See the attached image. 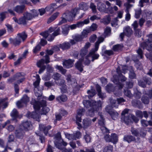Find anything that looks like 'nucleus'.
I'll return each mask as SVG.
<instances>
[{
    "instance_id": "nucleus-27",
    "label": "nucleus",
    "mask_w": 152,
    "mask_h": 152,
    "mask_svg": "<svg viewBox=\"0 0 152 152\" xmlns=\"http://www.w3.org/2000/svg\"><path fill=\"white\" fill-rule=\"evenodd\" d=\"M59 14V12H56L54 13L48 18L47 21V23H49L54 20L58 16Z\"/></svg>"
},
{
    "instance_id": "nucleus-51",
    "label": "nucleus",
    "mask_w": 152,
    "mask_h": 152,
    "mask_svg": "<svg viewBox=\"0 0 152 152\" xmlns=\"http://www.w3.org/2000/svg\"><path fill=\"white\" fill-rule=\"evenodd\" d=\"M98 25L96 23H93L90 26L89 29L90 32V31H94L96 30L98 27Z\"/></svg>"
},
{
    "instance_id": "nucleus-10",
    "label": "nucleus",
    "mask_w": 152,
    "mask_h": 152,
    "mask_svg": "<svg viewBox=\"0 0 152 152\" xmlns=\"http://www.w3.org/2000/svg\"><path fill=\"white\" fill-rule=\"evenodd\" d=\"M29 100V98L27 95H24L21 99L17 102L16 105L18 108H21L26 105Z\"/></svg>"
},
{
    "instance_id": "nucleus-38",
    "label": "nucleus",
    "mask_w": 152,
    "mask_h": 152,
    "mask_svg": "<svg viewBox=\"0 0 152 152\" xmlns=\"http://www.w3.org/2000/svg\"><path fill=\"white\" fill-rule=\"evenodd\" d=\"M106 89L108 92L110 93L114 91L115 87L112 84H109L107 85L106 86Z\"/></svg>"
},
{
    "instance_id": "nucleus-41",
    "label": "nucleus",
    "mask_w": 152,
    "mask_h": 152,
    "mask_svg": "<svg viewBox=\"0 0 152 152\" xmlns=\"http://www.w3.org/2000/svg\"><path fill=\"white\" fill-rule=\"evenodd\" d=\"M55 5L56 4H51L50 6L47 7L45 9V11L52 12L54 10L55 8H54V7Z\"/></svg>"
},
{
    "instance_id": "nucleus-29",
    "label": "nucleus",
    "mask_w": 152,
    "mask_h": 152,
    "mask_svg": "<svg viewBox=\"0 0 152 152\" xmlns=\"http://www.w3.org/2000/svg\"><path fill=\"white\" fill-rule=\"evenodd\" d=\"M79 7L80 10L81 9L84 11H86L88 9V6L86 3L82 2L79 4Z\"/></svg>"
},
{
    "instance_id": "nucleus-59",
    "label": "nucleus",
    "mask_w": 152,
    "mask_h": 152,
    "mask_svg": "<svg viewBox=\"0 0 152 152\" xmlns=\"http://www.w3.org/2000/svg\"><path fill=\"white\" fill-rule=\"evenodd\" d=\"M44 85L46 87L49 88L52 86H53L55 85L54 82L49 81L45 82L44 83Z\"/></svg>"
},
{
    "instance_id": "nucleus-4",
    "label": "nucleus",
    "mask_w": 152,
    "mask_h": 152,
    "mask_svg": "<svg viewBox=\"0 0 152 152\" xmlns=\"http://www.w3.org/2000/svg\"><path fill=\"white\" fill-rule=\"evenodd\" d=\"M84 106L86 108H88L90 107H94L96 110L101 109V106L102 102L100 101L96 102L94 100L90 101L88 100H84L83 102Z\"/></svg>"
},
{
    "instance_id": "nucleus-40",
    "label": "nucleus",
    "mask_w": 152,
    "mask_h": 152,
    "mask_svg": "<svg viewBox=\"0 0 152 152\" xmlns=\"http://www.w3.org/2000/svg\"><path fill=\"white\" fill-rule=\"evenodd\" d=\"M18 23L19 24L26 25L27 23L26 20L23 15L18 19Z\"/></svg>"
},
{
    "instance_id": "nucleus-60",
    "label": "nucleus",
    "mask_w": 152,
    "mask_h": 152,
    "mask_svg": "<svg viewBox=\"0 0 152 152\" xmlns=\"http://www.w3.org/2000/svg\"><path fill=\"white\" fill-rule=\"evenodd\" d=\"M143 112L140 110H137L135 112L136 115L138 117L142 118L143 117Z\"/></svg>"
},
{
    "instance_id": "nucleus-49",
    "label": "nucleus",
    "mask_w": 152,
    "mask_h": 152,
    "mask_svg": "<svg viewBox=\"0 0 152 152\" xmlns=\"http://www.w3.org/2000/svg\"><path fill=\"white\" fill-rule=\"evenodd\" d=\"M87 93L88 94V97L89 98L93 96L95 94V91L94 90L91 89L87 91Z\"/></svg>"
},
{
    "instance_id": "nucleus-37",
    "label": "nucleus",
    "mask_w": 152,
    "mask_h": 152,
    "mask_svg": "<svg viewBox=\"0 0 152 152\" xmlns=\"http://www.w3.org/2000/svg\"><path fill=\"white\" fill-rule=\"evenodd\" d=\"M105 4L102 2H99L97 4V9L100 12L104 11L105 8Z\"/></svg>"
},
{
    "instance_id": "nucleus-36",
    "label": "nucleus",
    "mask_w": 152,
    "mask_h": 152,
    "mask_svg": "<svg viewBox=\"0 0 152 152\" xmlns=\"http://www.w3.org/2000/svg\"><path fill=\"white\" fill-rule=\"evenodd\" d=\"M23 15L27 20H29L34 18L32 15L30 13L26 12L23 14Z\"/></svg>"
},
{
    "instance_id": "nucleus-45",
    "label": "nucleus",
    "mask_w": 152,
    "mask_h": 152,
    "mask_svg": "<svg viewBox=\"0 0 152 152\" xmlns=\"http://www.w3.org/2000/svg\"><path fill=\"white\" fill-rule=\"evenodd\" d=\"M132 103L133 106L138 107H140L141 104V102L140 100H133L132 101Z\"/></svg>"
},
{
    "instance_id": "nucleus-11",
    "label": "nucleus",
    "mask_w": 152,
    "mask_h": 152,
    "mask_svg": "<svg viewBox=\"0 0 152 152\" xmlns=\"http://www.w3.org/2000/svg\"><path fill=\"white\" fill-rule=\"evenodd\" d=\"M26 115L29 118H32L38 122L40 121V114L38 110H35L31 113L28 112Z\"/></svg>"
},
{
    "instance_id": "nucleus-22",
    "label": "nucleus",
    "mask_w": 152,
    "mask_h": 152,
    "mask_svg": "<svg viewBox=\"0 0 152 152\" xmlns=\"http://www.w3.org/2000/svg\"><path fill=\"white\" fill-rule=\"evenodd\" d=\"M51 128V126H46L44 125L40 124L39 126V129L40 131L43 132L44 133H47L48 132V131Z\"/></svg>"
},
{
    "instance_id": "nucleus-8",
    "label": "nucleus",
    "mask_w": 152,
    "mask_h": 152,
    "mask_svg": "<svg viewBox=\"0 0 152 152\" xmlns=\"http://www.w3.org/2000/svg\"><path fill=\"white\" fill-rule=\"evenodd\" d=\"M129 110L125 109L122 112L121 120L122 122H124L126 124H128L131 122V114H128Z\"/></svg>"
},
{
    "instance_id": "nucleus-23",
    "label": "nucleus",
    "mask_w": 152,
    "mask_h": 152,
    "mask_svg": "<svg viewBox=\"0 0 152 152\" xmlns=\"http://www.w3.org/2000/svg\"><path fill=\"white\" fill-rule=\"evenodd\" d=\"M91 120L88 118L84 119L83 121V125L84 128H87L91 125Z\"/></svg>"
},
{
    "instance_id": "nucleus-28",
    "label": "nucleus",
    "mask_w": 152,
    "mask_h": 152,
    "mask_svg": "<svg viewBox=\"0 0 152 152\" xmlns=\"http://www.w3.org/2000/svg\"><path fill=\"white\" fill-rule=\"evenodd\" d=\"M11 115L12 117V121L15 120L16 121H17L16 119L18 116V113L16 109H14L11 113Z\"/></svg>"
},
{
    "instance_id": "nucleus-18",
    "label": "nucleus",
    "mask_w": 152,
    "mask_h": 152,
    "mask_svg": "<svg viewBox=\"0 0 152 152\" xmlns=\"http://www.w3.org/2000/svg\"><path fill=\"white\" fill-rule=\"evenodd\" d=\"M62 16L64 17L68 21H72L74 18L70 12L68 10L66 11L62 15Z\"/></svg>"
},
{
    "instance_id": "nucleus-47",
    "label": "nucleus",
    "mask_w": 152,
    "mask_h": 152,
    "mask_svg": "<svg viewBox=\"0 0 152 152\" xmlns=\"http://www.w3.org/2000/svg\"><path fill=\"white\" fill-rule=\"evenodd\" d=\"M110 103L113 107L117 108L118 106V103H116V101L113 99L112 98H110Z\"/></svg>"
},
{
    "instance_id": "nucleus-63",
    "label": "nucleus",
    "mask_w": 152,
    "mask_h": 152,
    "mask_svg": "<svg viewBox=\"0 0 152 152\" xmlns=\"http://www.w3.org/2000/svg\"><path fill=\"white\" fill-rule=\"evenodd\" d=\"M31 13L33 17L34 18L37 16L39 15L38 12L35 10H32Z\"/></svg>"
},
{
    "instance_id": "nucleus-46",
    "label": "nucleus",
    "mask_w": 152,
    "mask_h": 152,
    "mask_svg": "<svg viewBox=\"0 0 152 152\" xmlns=\"http://www.w3.org/2000/svg\"><path fill=\"white\" fill-rule=\"evenodd\" d=\"M40 79L39 78V75H37V80L34 83V86L35 88H37L38 87L40 82Z\"/></svg>"
},
{
    "instance_id": "nucleus-14",
    "label": "nucleus",
    "mask_w": 152,
    "mask_h": 152,
    "mask_svg": "<svg viewBox=\"0 0 152 152\" xmlns=\"http://www.w3.org/2000/svg\"><path fill=\"white\" fill-rule=\"evenodd\" d=\"M136 138L135 137L130 135H125L123 137V140L125 142H126L129 143H130L132 142H136Z\"/></svg>"
},
{
    "instance_id": "nucleus-52",
    "label": "nucleus",
    "mask_w": 152,
    "mask_h": 152,
    "mask_svg": "<svg viewBox=\"0 0 152 152\" xmlns=\"http://www.w3.org/2000/svg\"><path fill=\"white\" fill-rule=\"evenodd\" d=\"M73 39L75 41L77 42L81 41H82L83 39L80 34L75 35Z\"/></svg>"
},
{
    "instance_id": "nucleus-62",
    "label": "nucleus",
    "mask_w": 152,
    "mask_h": 152,
    "mask_svg": "<svg viewBox=\"0 0 152 152\" xmlns=\"http://www.w3.org/2000/svg\"><path fill=\"white\" fill-rule=\"evenodd\" d=\"M90 7L92 9L93 12L95 13L96 12V6L94 5V3H91L90 4Z\"/></svg>"
},
{
    "instance_id": "nucleus-34",
    "label": "nucleus",
    "mask_w": 152,
    "mask_h": 152,
    "mask_svg": "<svg viewBox=\"0 0 152 152\" xmlns=\"http://www.w3.org/2000/svg\"><path fill=\"white\" fill-rule=\"evenodd\" d=\"M111 21L110 16L108 15L105 16L104 18L101 20V22L105 24H109Z\"/></svg>"
},
{
    "instance_id": "nucleus-53",
    "label": "nucleus",
    "mask_w": 152,
    "mask_h": 152,
    "mask_svg": "<svg viewBox=\"0 0 152 152\" xmlns=\"http://www.w3.org/2000/svg\"><path fill=\"white\" fill-rule=\"evenodd\" d=\"M40 34L43 37L45 38H47L48 37V39H50L51 38V35H50L49 33L48 32V31H45V32H43L42 33H40Z\"/></svg>"
},
{
    "instance_id": "nucleus-26",
    "label": "nucleus",
    "mask_w": 152,
    "mask_h": 152,
    "mask_svg": "<svg viewBox=\"0 0 152 152\" xmlns=\"http://www.w3.org/2000/svg\"><path fill=\"white\" fill-rule=\"evenodd\" d=\"M80 10L79 8L75 7L72 9L70 11L72 16L75 18L77 14L80 13Z\"/></svg>"
},
{
    "instance_id": "nucleus-12",
    "label": "nucleus",
    "mask_w": 152,
    "mask_h": 152,
    "mask_svg": "<svg viewBox=\"0 0 152 152\" xmlns=\"http://www.w3.org/2000/svg\"><path fill=\"white\" fill-rule=\"evenodd\" d=\"M98 49L97 48H95L94 49L92 50L87 56V57H91V61L92 62H93L95 60L98 59L99 56V54L96 53H95L98 50Z\"/></svg>"
},
{
    "instance_id": "nucleus-25",
    "label": "nucleus",
    "mask_w": 152,
    "mask_h": 152,
    "mask_svg": "<svg viewBox=\"0 0 152 152\" xmlns=\"http://www.w3.org/2000/svg\"><path fill=\"white\" fill-rule=\"evenodd\" d=\"M148 97L151 98L150 96L147 94H146L142 96L141 99V101L144 104H147L149 102Z\"/></svg>"
},
{
    "instance_id": "nucleus-48",
    "label": "nucleus",
    "mask_w": 152,
    "mask_h": 152,
    "mask_svg": "<svg viewBox=\"0 0 152 152\" xmlns=\"http://www.w3.org/2000/svg\"><path fill=\"white\" fill-rule=\"evenodd\" d=\"M90 32V30L88 29L84 30L80 34L84 39L87 37L88 34Z\"/></svg>"
},
{
    "instance_id": "nucleus-15",
    "label": "nucleus",
    "mask_w": 152,
    "mask_h": 152,
    "mask_svg": "<svg viewBox=\"0 0 152 152\" xmlns=\"http://www.w3.org/2000/svg\"><path fill=\"white\" fill-rule=\"evenodd\" d=\"M74 61V60L71 59L65 60L63 62V66L65 68H69L72 66Z\"/></svg>"
},
{
    "instance_id": "nucleus-42",
    "label": "nucleus",
    "mask_w": 152,
    "mask_h": 152,
    "mask_svg": "<svg viewBox=\"0 0 152 152\" xmlns=\"http://www.w3.org/2000/svg\"><path fill=\"white\" fill-rule=\"evenodd\" d=\"M104 40V38L101 37H99L97 41L95 43V48H97L98 49L99 44L101 42H103Z\"/></svg>"
},
{
    "instance_id": "nucleus-54",
    "label": "nucleus",
    "mask_w": 152,
    "mask_h": 152,
    "mask_svg": "<svg viewBox=\"0 0 152 152\" xmlns=\"http://www.w3.org/2000/svg\"><path fill=\"white\" fill-rule=\"evenodd\" d=\"M88 50L82 48L80 51V55L82 57H83L88 53Z\"/></svg>"
},
{
    "instance_id": "nucleus-50",
    "label": "nucleus",
    "mask_w": 152,
    "mask_h": 152,
    "mask_svg": "<svg viewBox=\"0 0 152 152\" xmlns=\"http://www.w3.org/2000/svg\"><path fill=\"white\" fill-rule=\"evenodd\" d=\"M61 77L60 74L56 72L53 74L52 76V78L55 80H58L60 79Z\"/></svg>"
},
{
    "instance_id": "nucleus-7",
    "label": "nucleus",
    "mask_w": 152,
    "mask_h": 152,
    "mask_svg": "<svg viewBox=\"0 0 152 152\" xmlns=\"http://www.w3.org/2000/svg\"><path fill=\"white\" fill-rule=\"evenodd\" d=\"M104 138L107 142H111L114 145L116 144L118 141V137L116 134H111L110 136L109 134L104 135Z\"/></svg>"
},
{
    "instance_id": "nucleus-56",
    "label": "nucleus",
    "mask_w": 152,
    "mask_h": 152,
    "mask_svg": "<svg viewBox=\"0 0 152 152\" xmlns=\"http://www.w3.org/2000/svg\"><path fill=\"white\" fill-rule=\"evenodd\" d=\"M121 49V46L119 44L114 45L113 46L112 49L115 52L118 51Z\"/></svg>"
},
{
    "instance_id": "nucleus-30",
    "label": "nucleus",
    "mask_w": 152,
    "mask_h": 152,
    "mask_svg": "<svg viewBox=\"0 0 152 152\" xmlns=\"http://www.w3.org/2000/svg\"><path fill=\"white\" fill-rule=\"evenodd\" d=\"M56 100L59 102H65L67 100V98L66 96L65 95H62L56 97Z\"/></svg>"
},
{
    "instance_id": "nucleus-35",
    "label": "nucleus",
    "mask_w": 152,
    "mask_h": 152,
    "mask_svg": "<svg viewBox=\"0 0 152 152\" xmlns=\"http://www.w3.org/2000/svg\"><path fill=\"white\" fill-rule=\"evenodd\" d=\"M54 143L56 148L61 150L62 148H64L62 146L61 140L54 141Z\"/></svg>"
},
{
    "instance_id": "nucleus-55",
    "label": "nucleus",
    "mask_w": 152,
    "mask_h": 152,
    "mask_svg": "<svg viewBox=\"0 0 152 152\" xmlns=\"http://www.w3.org/2000/svg\"><path fill=\"white\" fill-rule=\"evenodd\" d=\"M143 116L146 118H147L148 117V114H149L151 115V118L152 120V112H149L148 113L146 111H143Z\"/></svg>"
},
{
    "instance_id": "nucleus-33",
    "label": "nucleus",
    "mask_w": 152,
    "mask_h": 152,
    "mask_svg": "<svg viewBox=\"0 0 152 152\" xmlns=\"http://www.w3.org/2000/svg\"><path fill=\"white\" fill-rule=\"evenodd\" d=\"M116 71L118 74L120 80L122 82L126 81L127 80V78L124 76L121 73H120V68L119 67L117 69Z\"/></svg>"
},
{
    "instance_id": "nucleus-13",
    "label": "nucleus",
    "mask_w": 152,
    "mask_h": 152,
    "mask_svg": "<svg viewBox=\"0 0 152 152\" xmlns=\"http://www.w3.org/2000/svg\"><path fill=\"white\" fill-rule=\"evenodd\" d=\"M82 134H64L66 137L69 140H76L81 138Z\"/></svg>"
},
{
    "instance_id": "nucleus-44",
    "label": "nucleus",
    "mask_w": 152,
    "mask_h": 152,
    "mask_svg": "<svg viewBox=\"0 0 152 152\" xmlns=\"http://www.w3.org/2000/svg\"><path fill=\"white\" fill-rule=\"evenodd\" d=\"M55 68L59 70L63 75H65L66 74V70L64 69L62 66L57 65L56 66Z\"/></svg>"
},
{
    "instance_id": "nucleus-19",
    "label": "nucleus",
    "mask_w": 152,
    "mask_h": 152,
    "mask_svg": "<svg viewBox=\"0 0 152 152\" xmlns=\"http://www.w3.org/2000/svg\"><path fill=\"white\" fill-rule=\"evenodd\" d=\"M77 115L76 117V121L79 122L81 121V117L83 115L85 112V110L83 108L77 110Z\"/></svg>"
},
{
    "instance_id": "nucleus-5",
    "label": "nucleus",
    "mask_w": 152,
    "mask_h": 152,
    "mask_svg": "<svg viewBox=\"0 0 152 152\" xmlns=\"http://www.w3.org/2000/svg\"><path fill=\"white\" fill-rule=\"evenodd\" d=\"M24 76V75L22 73H17L12 78L8 79L7 82L8 83H11L16 80L17 84H20L25 80V78Z\"/></svg>"
},
{
    "instance_id": "nucleus-9",
    "label": "nucleus",
    "mask_w": 152,
    "mask_h": 152,
    "mask_svg": "<svg viewBox=\"0 0 152 152\" xmlns=\"http://www.w3.org/2000/svg\"><path fill=\"white\" fill-rule=\"evenodd\" d=\"M102 113L99 112L98 114L99 117L98 119V124L102 127L101 128V129L103 133H108L109 132V130H108L106 127L104 126L105 124L104 119L102 115Z\"/></svg>"
},
{
    "instance_id": "nucleus-31",
    "label": "nucleus",
    "mask_w": 152,
    "mask_h": 152,
    "mask_svg": "<svg viewBox=\"0 0 152 152\" xmlns=\"http://www.w3.org/2000/svg\"><path fill=\"white\" fill-rule=\"evenodd\" d=\"M102 106H101V109H99L98 110H96L94 107H92V108L88 111V115L92 117L95 115V113L97 112H99V111L102 110Z\"/></svg>"
},
{
    "instance_id": "nucleus-2",
    "label": "nucleus",
    "mask_w": 152,
    "mask_h": 152,
    "mask_svg": "<svg viewBox=\"0 0 152 152\" xmlns=\"http://www.w3.org/2000/svg\"><path fill=\"white\" fill-rule=\"evenodd\" d=\"M31 102V104L33 105L34 108L35 110H39L40 107H42L41 114H46L50 110L49 108L46 107V102L45 101L43 102V103H42L41 102L33 99Z\"/></svg>"
},
{
    "instance_id": "nucleus-21",
    "label": "nucleus",
    "mask_w": 152,
    "mask_h": 152,
    "mask_svg": "<svg viewBox=\"0 0 152 152\" xmlns=\"http://www.w3.org/2000/svg\"><path fill=\"white\" fill-rule=\"evenodd\" d=\"M54 30H55L54 32L51 34V36H50L51 38L48 39V41H52L54 39L55 37L59 34L60 32L59 27L57 28Z\"/></svg>"
},
{
    "instance_id": "nucleus-43",
    "label": "nucleus",
    "mask_w": 152,
    "mask_h": 152,
    "mask_svg": "<svg viewBox=\"0 0 152 152\" xmlns=\"http://www.w3.org/2000/svg\"><path fill=\"white\" fill-rule=\"evenodd\" d=\"M124 94L126 96L129 98H130L133 97V95L130 91L127 88H126L124 90Z\"/></svg>"
},
{
    "instance_id": "nucleus-57",
    "label": "nucleus",
    "mask_w": 152,
    "mask_h": 152,
    "mask_svg": "<svg viewBox=\"0 0 152 152\" xmlns=\"http://www.w3.org/2000/svg\"><path fill=\"white\" fill-rule=\"evenodd\" d=\"M37 136L39 137V139L41 141V143H44L45 141V137L43 136L42 134H36Z\"/></svg>"
},
{
    "instance_id": "nucleus-1",
    "label": "nucleus",
    "mask_w": 152,
    "mask_h": 152,
    "mask_svg": "<svg viewBox=\"0 0 152 152\" xmlns=\"http://www.w3.org/2000/svg\"><path fill=\"white\" fill-rule=\"evenodd\" d=\"M146 41L141 43L140 46L144 49H146L150 52L149 53L145 54V55L147 58L149 59L152 62V34L146 36Z\"/></svg>"
},
{
    "instance_id": "nucleus-6",
    "label": "nucleus",
    "mask_w": 152,
    "mask_h": 152,
    "mask_svg": "<svg viewBox=\"0 0 152 152\" xmlns=\"http://www.w3.org/2000/svg\"><path fill=\"white\" fill-rule=\"evenodd\" d=\"M32 126L30 122L27 121L23 122L19 125L16 131H18L17 133L23 132V131L27 132L31 129Z\"/></svg>"
},
{
    "instance_id": "nucleus-61",
    "label": "nucleus",
    "mask_w": 152,
    "mask_h": 152,
    "mask_svg": "<svg viewBox=\"0 0 152 152\" xmlns=\"http://www.w3.org/2000/svg\"><path fill=\"white\" fill-rule=\"evenodd\" d=\"M86 134L84 136V138L86 142L87 143L90 142L91 137L90 136V135L88 134Z\"/></svg>"
},
{
    "instance_id": "nucleus-3",
    "label": "nucleus",
    "mask_w": 152,
    "mask_h": 152,
    "mask_svg": "<svg viewBox=\"0 0 152 152\" xmlns=\"http://www.w3.org/2000/svg\"><path fill=\"white\" fill-rule=\"evenodd\" d=\"M27 37V35L25 32L19 33L17 36L15 38H10V42L11 44L15 46H19L22 41H24Z\"/></svg>"
},
{
    "instance_id": "nucleus-16",
    "label": "nucleus",
    "mask_w": 152,
    "mask_h": 152,
    "mask_svg": "<svg viewBox=\"0 0 152 152\" xmlns=\"http://www.w3.org/2000/svg\"><path fill=\"white\" fill-rule=\"evenodd\" d=\"M109 107V106H107L106 107V111L109 113L113 120H115L118 118V114L117 112L114 110L110 111L108 109V107Z\"/></svg>"
},
{
    "instance_id": "nucleus-64",
    "label": "nucleus",
    "mask_w": 152,
    "mask_h": 152,
    "mask_svg": "<svg viewBox=\"0 0 152 152\" xmlns=\"http://www.w3.org/2000/svg\"><path fill=\"white\" fill-rule=\"evenodd\" d=\"M61 152H72L73 150L72 148H67L66 147H64L61 150Z\"/></svg>"
},
{
    "instance_id": "nucleus-20",
    "label": "nucleus",
    "mask_w": 152,
    "mask_h": 152,
    "mask_svg": "<svg viewBox=\"0 0 152 152\" xmlns=\"http://www.w3.org/2000/svg\"><path fill=\"white\" fill-rule=\"evenodd\" d=\"M25 8V6L24 5H18L14 7V10L18 14H21L23 12Z\"/></svg>"
},
{
    "instance_id": "nucleus-24",
    "label": "nucleus",
    "mask_w": 152,
    "mask_h": 152,
    "mask_svg": "<svg viewBox=\"0 0 152 152\" xmlns=\"http://www.w3.org/2000/svg\"><path fill=\"white\" fill-rule=\"evenodd\" d=\"M59 47L63 50H65L69 49L70 48V44L69 42H65L59 45Z\"/></svg>"
},
{
    "instance_id": "nucleus-39",
    "label": "nucleus",
    "mask_w": 152,
    "mask_h": 152,
    "mask_svg": "<svg viewBox=\"0 0 152 152\" xmlns=\"http://www.w3.org/2000/svg\"><path fill=\"white\" fill-rule=\"evenodd\" d=\"M75 67L79 70L80 72H82L83 69V66L82 65L81 61H79L77 62L75 64Z\"/></svg>"
},
{
    "instance_id": "nucleus-17",
    "label": "nucleus",
    "mask_w": 152,
    "mask_h": 152,
    "mask_svg": "<svg viewBox=\"0 0 152 152\" xmlns=\"http://www.w3.org/2000/svg\"><path fill=\"white\" fill-rule=\"evenodd\" d=\"M123 31L125 35L128 37H130L133 32L132 28L129 26H126L124 28Z\"/></svg>"
},
{
    "instance_id": "nucleus-58",
    "label": "nucleus",
    "mask_w": 152,
    "mask_h": 152,
    "mask_svg": "<svg viewBox=\"0 0 152 152\" xmlns=\"http://www.w3.org/2000/svg\"><path fill=\"white\" fill-rule=\"evenodd\" d=\"M135 31V35L136 36L138 37H141L142 36V32L139 29H137L134 30Z\"/></svg>"
},
{
    "instance_id": "nucleus-32",
    "label": "nucleus",
    "mask_w": 152,
    "mask_h": 152,
    "mask_svg": "<svg viewBox=\"0 0 152 152\" xmlns=\"http://www.w3.org/2000/svg\"><path fill=\"white\" fill-rule=\"evenodd\" d=\"M113 145H108L105 146L103 148V152H113Z\"/></svg>"
}]
</instances>
